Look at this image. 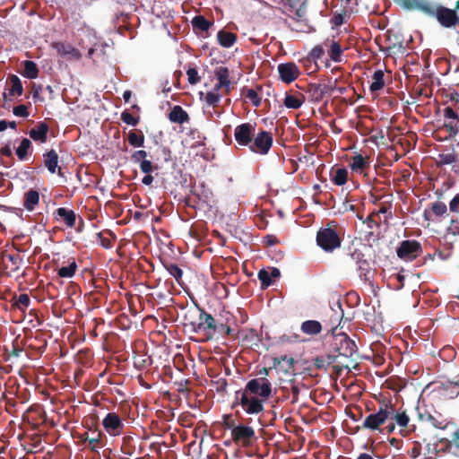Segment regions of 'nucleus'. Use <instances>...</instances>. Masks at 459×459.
Instances as JSON below:
<instances>
[{"mask_svg": "<svg viewBox=\"0 0 459 459\" xmlns=\"http://www.w3.org/2000/svg\"><path fill=\"white\" fill-rule=\"evenodd\" d=\"M408 10H419L424 14L437 19L445 28H451L459 23L455 9H449L440 4H434L428 0H394Z\"/></svg>", "mask_w": 459, "mask_h": 459, "instance_id": "1", "label": "nucleus"}, {"mask_svg": "<svg viewBox=\"0 0 459 459\" xmlns=\"http://www.w3.org/2000/svg\"><path fill=\"white\" fill-rule=\"evenodd\" d=\"M184 319L191 325L194 332H204L208 338H212L219 330V321L198 305L189 307L186 311Z\"/></svg>", "mask_w": 459, "mask_h": 459, "instance_id": "2", "label": "nucleus"}, {"mask_svg": "<svg viewBox=\"0 0 459 459\" xmlns=\"http://www.w3.org/2000/svg\"><path fill=\"white\" fill-rule=\"evenodd\" d=\"M459 95L452 93L450 95L451 104L443 109L444 124L443 127L448 133L450 138H455L458 135L459 146Z\"/></svg>", "mask_w": 459, "mask_h": 459, "instance_id": "3", "label": "nucleus"}, {"mask_svg": "<svg viewBox=\"0 0 459 459\" xmlns=\"http://www.w3.org/2000/svg\"><path fill=\"white\" fill-rule=\"evenodd\" d=\"M391 401L383 400L380 402L378 410L376 412L368 415L362 425V429L374 431H383L385 429H381L385 423L388 424V417L391 415Z\"/></svg>", "mask_w": 459, "mask_h": 459, "instance_id": "4", "label": "nucleus"}, {"mask_svg": "<svg viewBox=\"0 0 459 459\" xmlns=\"http://www.w3.org/2000/svg\"><path fill=\"white\" fill-rule=\"evenodd\" d=\"M265 401V399H262L261 397L237 391L235 393V401L231 407L235 408L236 406L240 405L247 414L257 415L264 411V403Z\"/></svg>", "mask_w": 459, "mask_h": 459, "instance_id": "5", "label": "nucleus"}, {"mask_svg": "<svg viewBox=\"0 0 459 459\" xmlns=\"http://www.w3.org/2000/svg\"><path fill=\"white\" fill-rule=\"evenodd\" d=\"M316 244L325 252H333L339 248L342 244V238L335 229L330 224L325 228H320L316 233Z\"/></svg>", "mask_w": 459, "mask_h": 459, "instance_id": "6", "label": "nucleus"}, {"mask_svg": "<svg viewBox=\"0 0 459 459\" xmlns=\"http://www.w3.org/2000/svg\"><path fill=\"white\" fill-rule=\"evenodd\" d=\"M335 331L336 327L331 329L333 350L336 351L340 356L351 358L358 350L355 342L351 340L346 333H342L337 334Z\"/></svg>", "mask_w": 459, "mask_h": 459, "instance_id": "7", "label": "nucleus"}, {"mask_svg": "<svg viewBox=\"0 0 459 459\" xmlns=\"http://www.w3.org/2000/svg\"><path fill=\"white\" fill-rule=\"evenodd\" d=\"M238 391L268 400L272 394V384L265 377L253 378L247 383L244 389Z\"/></svg>", "mask_w": 459, "mask_h": 459, "instance_id": "8", "label": "nucleus"}, {"mask_svg": "<svg viewBox=\"0 0 459 459\" xmlns=\"http://www.w3.org/2000/svg\"><path fill=\"white\" fill-rule=\"evenodd\" d=\"M349 255L357 264L359 279L364 281H370L373 277L372 268L369 261L365 257L363 250L359 247H350Z\"/></svg>", "mask_w": 459, "mask_h": 459, "instance_id": "9", "label": "nucleus"}, {"mask_svg": "<svg viewBox=\"0 0 459 459\" xmlns=\"http://www.w3.org/2000/svg\"><path fill=\"white\" fill-rule=\"evenodd\" d=\"M273 143V138L272 133L259 128L257 132L256 130L255 131V136L253 137L251 145H249L248 149L252 152L265 155L272 148Z\"/></svg>", "mask_w": 459, "mask_h": 459, "instance_id": "10", "label": "nucleus"}, {"mask_svg": "<svg viewBox=\"0 0 459 459\" xmlns=\"http://www.w3.org/2000/svg\"><path fill=\"white\" fill-rule=\"evenodd\" d=\"M422 253V247L417 240H403L396 248L397 256L405 261L411 262Z\"/></svg>", "mask_w": 459, "mask_h": 459, "instance_id": "11", "label": "nucleus"}, {"mask_svg": "<svg viewBox=\"0 0 459 459\" xmlns=\"http://www.w3.org/2000/svg\"><path fill=\"white\" fill-rule=\"evenodd\" d=\"M256 128L255 123H243L236 126L234 130V137L237 143L240 147H249L251 141L255 136V131Z\"/></svg>", "mask_w": 459, "mask_h": 459, "instance_id": "12", "label": "nucleus"}, {"mask_svg": "<svg viewBox=\"0 0 459 459\" xmlns=\"http://www.w3.org/2000/svg\"><path fill=\"white\" fill-rule=\"evenodd\" d=\"M391 411L392 413L388 417V424L385 427V429L387 433H392L395 429V424H397L402 429H406L408 427L410 418L407 415L406 411L400 409H395L394 405L391 403Z\"/></svg>", "mask_w": 459, "mask_h": 459, "instance_id": "13", "label": "nucleus"}, {"mask_svg": "<svg viewBox=\"0 0 459 459\" xmlns=\"http://www.w3.org/2000/svg\"><path fill=\"white\" fill-rule=\"evenodd\" d=\"M255 437V430L249 426L238 425L231 429L232 440L237 444H241L244 447L250 446Z\"/></svg>", "mask_w": 459, "mask_h": 459, "instance_id": "14", "label": "nucleus"}, {"mask_svg": "<svg viewBox=\"0 0 459 459\" xmlns=\"http://www.w3.org/2000/svg\"><path fill=\"white\" fill-rule=\"evenodd\" d=\"M102 425L110 436L121 435L125 428L120 416L116 412H108L102 420Z\"/></svg>", "mask_w": 459, "mask_h": 459, "instance_id": "15", "label": "nucleus"}, {"mask_svg": "<svg viewBox=\"0 0 459 459\" xmlns=\"http://www.w3.org/2000/svg\"><path fill=\"white\" fill-rule=\"evenodd\" d=\"M278 72L281 80L286 83L294 82L300 74L299 67L292 62L280 64Z\"/></svg>", "mask_w": 459, "mask_h": 459, "instance_id": "16", "label": "nucleus"}, {"mask_svg": "<svg viewBox=\"0 0 459 459\" xmlns=\"http://www.w3.org/2000/svg\"><path fill=\"white\" fill-rule=\"evenodd\" d=\"M53 218L56 221H63L67 228L72 229L75 226L77 215L73 210L60 207L53 212Z\"/></svg>", "mask_w": 459, "mask_h": 459, "instance_id": "17", "label": "nucleus"}, {"mask_svg": "<svg viewBox=\"0 0 459 459\" xmlns=\"http://www.w3.org/2000/svg\"><path fill=\"white\" fill-rule=\"evenodd\" d=\"M215 77L218 80V82L214 86L215 91H219L221 88H225V91L228 93L230 90V71L225 66H219L215 69L214 72Z\"/></svg>", "mask_w": 459, "mask_h": 459, "instance_id": "18", "label": "nucleus"}, {"mask_svg": "<svg viewBox=\"0 0 459 459\" xmlns=\"http://www.w3.org/2000/svg\"><path fill=\"white\" fill-rule=\"evenodd\" d=\"M294 359L288 355H281L273 358V367L285 374H289L294 369Z\"/></svg>", "mask_w": 459, "mask_h": 459, "instance_id": "19", "label": "nucleus"}, {"mask_svg": "<svg viewBox=\"0 0 459 459\" xmlns=\"http://www.w3.org/2000/svg\"><path fill=\"white\" fill-rule=\"evenodd\" d=\"M49 126L45 122H39L29 132L30 137L36 142L46 143Z\"/></svg>", "mask_w": 459, "mask_h": 459, "instance_id": "20", "label": "nucleus"}, {"mask_svg": "<svg viewBox=\"0 0 459 459\" xmlns=\"http://www.w3.org/2000/svg\"><path fill=\"white\" fill-rule=\"evenodd\" d=\"M168 117L170 122L180 125L187 123L190 119L187 112L179 105H176L171 108Z\"/></svg>", "mask_w": 459, "mask_h": 459, "instance_id": "21", "label": "nucleus"}, {"mask_svg": "<svg viewBox=\"0 0 459 459\" xmlns=\"http://www.w3.org/2000/svg\"><path fill=\"white\" fill-rule=\"evenodd\" d=\"M306 92L308 95L310 101L317 103L324 99L325 87H323L318 83H309L307 87Z\"/></svg>", "mask_w": 459, "mask_h": 459, "instance_id": "22", "label": "nucleus"}, {"mask_svg": "<svg viewBox=\"0 0 459 459\" xmlns=\"http://www.w3.org/2000/svg\"><path fill=\"white\" fill-rule=\"evenodd\" d=\"M39 203V193L37 190L30 189L24 194L23 206L27 211H34Z\"/></svg>", "mask_w": 459, "mask_h": 459, "instance_id": "23", "label": "nucleus"}, {"mask_svg": "<svg viewBox=\"0 0 459 459\" xmlns=\"http://www.w3.org/2000/svg\"><path fill=\"white\" fill-rule=\"evenodd\" d=\"M217 39L221 47L230 48L236 43L238 37L233 32L221 30L217 33Z\"/></svg>", "mask_w": 459, "mask_h": 459, "instance_id": "24", "label": "nucleus"}, {"mask_svg": "<svg viewBox=\"0 0 459 459\" xmlns=\"http://www.w3.org/2000/svg\"><path fill=\"white\" fill-rule=\"evenodd\" d=\"M44 165L50 173L54 174L56 172L58 154L55 150L51 149L44 154Z\"/></svg>", "mask_w": 459, "mask_h": 459, "instance_id": "25", "label": "nucleus"}, {"mask_svg": "<svg viewBox=\"0 0 459 459\" xmlns=\"http://www.w3.org/2000/svg\"><path fill=\"white\" fill-rule=\"evenodd\" d=\"M55 48L61 56L76 59L80 57L79 51L71 45L56 43Z\"/></svg>", "mask_w": 459, "mask_h": 459, "instance_id": "26", "label": "nucleus"}, {"mask_svg": "<svg viewBox=\"0 0 459 459\" xmlns=\"http://www.w3.org/2000/svg\"><path fill=\"white\" fill-rule=\"evenodd\" d=\"M392 203L390 200L380 202L379 208L374 209L371 212L377 216L379 217L381 215L384 216V223H387L388 220L392 218Z\"/></svg>", "mask_w": 459, "mask_h": 459, "instance_id": "27", "label": "nucleus"}, {"mask_svg": "<svg viewBox=\"0 0 459 459\" xmlns=\"http://www.w3.org/2000/svg\"><path fill=\"white\" fill-rule=\"evenodd\" d=\"M301 331L309 335L318 334L322 330V325L316 320H307L301 324Z\"/></svg>", "mask_w": 459, "mask_h": 459, "instance_id": "28", "label": "nucleus"}, {"mask_svg": "<svg viewBox=\"0 0 459 459\" xmlns=\"http://www.w3.org/2000/svg\"><path fill=\"white\" fill-rule=\"evenodd\" d=\"M144 140V134L140 129L130 130L127 134V141L133 147H143Z\"/></svg>", "mask_w": 459, "mask_h": 459, "instance_id": "29", "label": "nucleus"}, {"mask_svg": "<svg viewBox=\"0 0 459 459\" xmlns=\"http://www.w3.org/2000/svg\"><path fill=\"white\" fill-rule=\"evenodd\" d=\"M68 264L57 269V275L60 278H72L77 271V264L74 258L68 260Z\"/></svg>", "mask_w": 459, "mask_h": 459, "instance_id": "30", "label": "nucleus"}, {"mask_svg": "<svg viewBox=\"0 0 459 459\" xmlns=\"http://www.w3.org/2000/svg\"><path fill=\"white\" fill-rule=\"evenodd\" d=\"M12 301V307L22 312H24L30 305V299L26 293H22L18 297H13Z\"/></svg>", "mask_w": 459, "mask_h": 459, "instance_id": "31", "label": "nucleus"}, {"mask_svg": "<svg viewBox=\"0 0 459 459\" xmlns=\"http://www.w3.org/2000/svg\"><path fill=\"white\" fill-rule=\"evenodd\" d=\"M331 180L336 186H343L348 180V170L338 168L335 171H331Z\"/></svg>", "mask_w": 459, "mask_h": 459, "instance_id": "32", "label": "nucleus"}, {"mask_svg": "<svg viewBox=\"0 0 459 459\" xmlns=\"http://www.w3.org/2000/svg\"><path fill=\"white\" fill-rule=\"evenodd\" d=\"M384 72L382 70H377L372 75V83L369 86L371 92H376L382 90L385 86Z\"/></svg>", "mask_w": 459, "mask_h": 459, "instance_id": "33", "label": "nucleus"}, {"mask_svg": "<svg viewBox=\"0 0 459 459\" xmlns=\"http://www.w3.org/2000/svg\"><path fill=\"white\" fill-rule=\"evenodd\" d=\"M358 217L359 220H362L363 223H365L367 227L370 230L368 233V240H369L370 238L374 236L373 230L375 228L380 229L382 220L376 221L377 216H375L372 212H370L365 220H363L361 216Z\"/></svg>", "mask_w": 459, "mask_h": 459, "instance_id": "34", "label": "nucleus"}, {"mask_svg": "<svg viewBox=\"0 0 459 459\" xmlns=\"http://www.w3.org/2000/svg\"><path fill=\"white\" fill-rule=\"evenodd\" d=\"M23 72L22 74L28 79H36L39 76V69L35 62L26 60L22 63Z\"/></svg>", "mask_w": 459, "mask_h": 459, "instance_id": "35", "label": "nucleus"}, {"mask_svg": "<svg viewBox=\"0 0 459 459\" xmlns=\"http://www.w3.org/2000/svg\"><path fill=\"white\" fill-rule=\"evenodd\" d=\"M300 96L301 97L286 93V96H285V99L283 101L284 106L288 108H292V109L299 108L304 102V97L302 95H300Z\"/></svg>", "mask_w": 459, "mask_h": 459, "instance_id": "36", "label": "nucleus"}, {"mask_svg": "<svg viewBox=\"0 0 459 459\" xmlns=\"http://www.w3.org/2000/svg\"><path fill=\"white\" fill-rule=\"evenodd\" d=\"M350 167L352 171L361 172L364 169L369 167V163L365 160V158L361 154H356L351 162L350 163Z\"/></svg>", "mask_w": 459, "mask_h": 459, "instance_id": "37", "label": "nucleus"}, {"mask_svg": "<svg viewBox=\"0 0 459 459\" xmlns=\"http://www.w3.org/2000/svg\"><path fill=\"white\" fill-rule=\"evenodd\" d=\"M342 48L339 42L332 40L328 49V56L333 62H341Z\"/></svg>", "mask_w": 459, "mask_h": 459, "instance_id": "38", "label": "nucleus"}, {"mask_svg": "<svg viewBox=\"0 0 459 459\" xmlns=\"http://www.w3.org/2000/svg\"><path fill=\"white\" fill-rule=\"evenodd\" d=\"M192 25L194 28L198 29L202 31H207L210 27L212 25V22L208 21L204 16L203 15H197L194 17L192 20Z\"/></svg>", "mask_w": 459, "mask_h": 459, "instance_id": "39", "label": "nucleus"}, {"mask_svg": "<svg viewBox=\"0 0 459 459\" xmlns=\"http://www.w3.org/2000/svg\"><path fill=\"white\" fill-rule=\"evenodd\" d=\"M9 80L12 83V88L10 89L9 91V94L13 96V95H18V96H21L22 95L23 93V87H22V82L20 80V78L17 76V75H11L9 77Z\"/></svg>", "mask_w": 459, "mask_h": 459, "instance_id": "40", "label": "nucleus"}, {"mask_svg": "<svg viewBox=\"0 0 459 459\" xmlns=\"http://www.w3.org/2000/svg\"><path fill=\"white\" fill-rule=\"evenodd\" d=\"M242 95L246 100H248L252 105L258 108L261 105V98L254 89H243Z\"/></svg>", "mask_w": 459, "mask_h": 459, "instance_id": "41", "label": "nucleus"}, {"mask_svg": "<svg viewBox=\"0 0 459 459\" xmlns=\"http://www.w3.org/2000/svg\"><path fill=\"white\" fill-rule=\"evenodd\" d=\"M31 147V142L28 138H23L21 144L16 149V155L20 160H24L28 156V151Z\"/></svg>", "mask_w": 459, "mask_h": 459, "instance_id": "42", "label": "nucleus"}, {"mask_svg": "<svg viewBox=\"0 0 459 459\" xmlns=\"http://www.w3.org/2000/svg\"><path fill=\"white\" fill-rule=\"evenodd\" d=\"M231 319L232 316L230 313H227L225 322H219V330L217 331V333L224 334L225 336L231 335L232 329L230 325V321Z\"/></svg>", "mask_w": 459, "mask_h": 459, "instance_id": "43", "label": "nucleus"}, {"mask_svg": "<svg viewBox=\"0 0 459 459\" xmlns=\"http://www.w3.org/2000/svg\"><path fill=\"white\" fill-rule=\"evenodd\" d=\"M165 268L169 272V273L175 278L178 283L181 282L183 271L178 266V264H166Z\"/></svg>", "mask_w": 459, "mask_h": 459, "instance_id": "44", "label": "nucleus"}, {"mask_svg": "<svg viewBox=\"0 0 459 459\" xmlns=\"http://www.w3.org/2000/svg\"><path fill=\"white\" fill-rule=\"evenodd\" d=\"M258 279L261 281V288L266 289L270 285L273 284L272 279L270 277L269 272L265 269H262L258 272Z\"/></svg>", "mask_w": 459, "mask_h": 459, "instance_id": "45", "label": "nucleus"}, {"mask_svg": "<svg viewBox=\"0 0 459 459\" xmlns=\"http://www.w3.org/2000/svg\"><path fill=\"white\" fill-rule=\"evenodd\" d=\"M431 211L436 216H443L447 212V206L445 203L435 202L431 204Z\"/></svg>", "mask_w": 459, "mask_h": 459, "instance_id": "46", "label": "nucleus"}, {"mask_svg": "<svg viewBox=\"0 0 459 459\" xmlns=\"http://www.w3.org/2000/svg\"><path fill=\"white\" fill-rule=\"evenodd\" d=\"M186 75L188 82L192 85L197 84L201 82V76L198 74V71L194 67H188L186 70Z\"/></svg>", "mask_w": 459, "mask_h": 459, "instance_id": "47", "label": "nucleus"}, {"mask_svg": "<svg viewBox=\"0 0 459 459\" xmlns=\"http://www.w3.org/2000/svg\"><path fill=\"white\" fill-rule=\"evenodd\" d=\"M121 119L124 123L132 126H137L140 122L139 117H134L131 113H129L126 110L121 113Z\"/></svg>", "mask_w": 459, "mask_h": 459, "instance_id": "48", "label": "nucleus"}, {"mask_svg": "<svg viewBox=\"0 0 459 459\" xmlns=\"http://www.w3.org/2000/svg\"><path fill=\"white\" fill-rule=\"evenodd\" d=\"M140 169L144 174L152 173L154 170L158 169V166L154 165L151 160H142L140 163Z\"/></svg>", "mask_w": 459, "mask_h": 459, "instance_id": "49", "label": "nucleus"}, {"mask_svg": "<svg viewBox=\"0 0 459 459\" xmlns=\"http://www.w3.org/2000/svg\"><path fill=\"white\" fill-rule=\"evenodd\" d=\"M295 17L296 20L303 19L306 16L307 13V3L305 1H299V5L296 9H294Z\"/></svg>", "mask_w": 459, "mask_h": 459, "instance_id": "50", "label": "nucleus"}, {"mask_svg": "<svg viewBox=\"0 0 459 459\" xmlns=\"http://www.w3.org/2000/svg\"><path fill=\"white\" fill-rule=\"evenodd\" d=\"M300 0H283L281 1L284 10L282 11L284 13L290 14L297 8Z\"/></svg>", "mask_w": 459, "mask_h": 459, "instance_id": "51", "label": "nucleus"}, {"mask_svg": "<svg viewBox=\"0 0 459 459\" xmlns=\"http://www.w3.org/2000/svg\"><path fill=\"white\" fill-rule=\"evenodd\" d=\"M189 384H190V380H188V379H181L180 381H176L174 383V385L177 387L176 390L179 394H186L189 393V388L187 387V385Z\"/></svg>", "mask_w": 459, "mask_h": 459, "instance_id": "52", "label": "nucleus"}, {"mask_svg": "<svg viewBox=\"0 0 459 459\" xmlns=\"http://www.w3.org/2000/svg\"><path fill=\"white\" fill-rule=\"evenodd\" d=\"M147 152H145L144 150H138V151H134L133 152V154L131 155V160L134 162V163H141L142 160H146L147 159Z\"/></svg>", "mask_w": 459, "mask_h": 459, "instance_id": "53", "label": "nucleus"}, {"mask_svg": "<svg viewBox=\"0 0 459 459\" xmlns=\"http://www.w3.org/2000/svg\"><path fill=\"white\" fill-rule=\"evenodd\" d=\"M147 152H145L144 150H138V151H134L133 152V154L131 155V160L134 162V163H141L142 160H146L147 159Z\"/></svg>", "mask_w": 459, "mask_h": 459, "instance_id": "54", "label": "nucleus"}, {"mask_svg": "<svg viewBox=\"0 0 459 459\" xmlns=\"http://www.w3.org/2000/svg\"><path fill=\"white\" fill-rule=\"evenodd\" d=\"M313 364L316 369L326 371L328 368V364L326 359L323 356H317L313 359Z\"/></svg>", "mask_w": 459, "mask_h": 459, "instance_id": "55", "label": "nucleus"}, {"mask_svg": "<svg viewBox=\"0 0 459 459\" xmlns=\"http://www.w3.org/2000/svg\"><path fill=\"white\" fill-rule=\"evenodd\" d=\"M426 420L429 421L432 424V426H434L437 429H443L446 426L445 420H438L436 417H434L433 415H431L429 413H428L426 415Z\"/></svg>", "mask_w": 459, "mask_h": 459, "instance_id": "56", "label": "nucleus"}, {"mask_svg": "<svg viewBox=\"0 0 459 459\" xmlns=\"http://www.w3.org/2000/svg\"><path fill=\"white\" fill-rule=\"evenodd\" d=\"M448 208L450 212L459 216V193L451 199Z\"/></svg>", "mask_w": 459, "mask_h": 459, "instance_id": "57", "label": "nucleus"}, {"mask_svg": "<svg viewBox=\"0 0 459 459\" xmlns=\"http://www.w3.org/2000/svg\"><path fill=\"white\" fill-rule=\"evenodd\" d=\"M220 100L221 95L216 92L209 91L206 93L205 100L211 106L216 107Z\"/></svg>", "mask_w": 459, "mask_h": 459, "instance_id": "58", "label": "nucleus"}, {"mask_svg": "<svg viewBox=\"0 0 459 459\" xmlns=\"http://www.w3.org/2000/svg\"><path fill=\"white\" fill-rule=\"evenodd\" d=\"M449 446L452 449H454V453L459 456V429L454 432Z\"/></svg>", "mask_w": 459, "mask_h": 459, "instance_id": "59", "label": "nucleus"}, {"mask_svg": "<svg viewBox=\"0 0 459 459\" xmlns=\"http://www.w3.org/2000/svg\"><path fill=\"white\" fill-rule=\"evenodd\" d=\"M13 113L21 117H29V111L25 105H19L13 108Z\"/></svg>", "mask_w": 459, "mask_h": 459, "instance_id": "60", "label": "nucleus"}, {"mask_svg": "<svg viewBox=\"0 0 459 459\" xmlns=\"http://www.w3.org/2000/svg\"><path fill=\"white\" fill-rule=\"evenodd\" d=\"M101 440V433L99 432L95 436H92L91 437H87L86 441L89 443V448L91 451H96V444H99Z\"/></svg>", "mask_w": 459, "mask_h": 459, "instance_id": "61", "label": "nucleus"}, {"mask_svg": "<svg viewBox=\"0 0 459 459\" xmlns=\"http://www.w3.org/2000/svg\"><path fill=\"white\" fill-rule=\"evenodd\" d=\"M4 256L15 266V269H19L22 263V257L18 255L6 254Z\"/></svg>", "mask_w": 459, "mask_h": 459, "instance_id": "62", "label": "nucleus"}, {"mask_svg": "<svg viewBox=\"0 0 459 459\" xmlns=\"http://www.w3.org/2000/svg\"><path fill=\"white\" fill-rule=\"evenodd\" d=\"M324 54H325V50H324L323 47L320 45H317L312 48L309 56L313 59H319L324 56Z\"/></svg>", "mask_w": 459, "mask_h": 459, "instance_id": "63", "label": "nucleus"}, {"mask_svg": "<svg viewBox=\"0 0 459 459\" xmlns=\"http://www.w3.org/2000/svg\"><path fill=\"white\" fill-rule=\"evenodd\" d=\"M22 351H23L22 348L19 347L18 344H15L13 342L12 350L8 352V356L5 359V360H9L12 357H15V358L19 357Z\"/></svg>", "mask_w": 459, "mask_h": 459, "instance_id": "64", "label": "nucleus"}]
</instances>
